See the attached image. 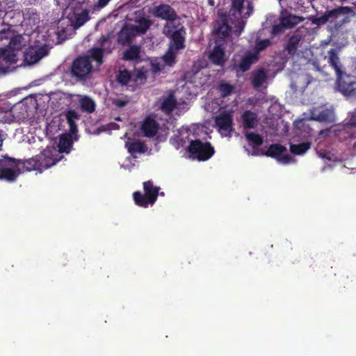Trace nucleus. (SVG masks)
<instances>
[{"label": "nucleus", "mask_w": 356, "mask_h": 356, "mask_svg": "<svg viewBox=\"0 0 356 356\" xmlns=\"http://www.w3.org/2000/svg\"><path fill=\"white\" fill-rule=\"evenodd\" d=\"M241 10H243V9ZM229 11H231V9ZM241 13L242 11H241L240 13L236 12L234 14L232 12H229V15H227L226 13L218 14L217 19L218 27L216 29V33L220 38L225 39L227 38L232 32V28L229 24L234 23L232 18L230 17V15H235L237 14L239 17H241Z\"/></svg>", "instance_id": "nucleus-6"}, {"label": "nucleus", "mask_w": 356, "mask_h": 356, "mask_svg": "<svg viewBox=\"0 0 356 356\" xmlns=\"http://www.w3.org/2000/svg\"><path fill=\"white\" fill-rule=\"evenodd\" d=\"M286 29V28L284 26L283 22L280 19L279 24L273 25L270 33L273 36H276L283 33Z\"/></svg>", "instance_id": "nucleus-42"}, {"label": "nucleus", "mask_w": 356, "mask_h": 356, "mask_svg": "<svg viewBox=\"0 0 356 356\" xmlns=\"http://www.w3.org/2000/svg\"><path fill=\"white\" fill-rule=\"evenodd\" d=\"M252 12V7L249 5L248 6V11L245 14V15H246V17H249L251 14V13Z\"/></svg>", "instance_id": "nucleus-49"}, {"label": "nucleus", "mask_w": 356, "mask_h": 356, "mask_svg": "<svg viewBox=\"0 0 356 356\" xmlns=\"http://www.w3.org/2000/svg\"><path fill=\"white\" fill-rule=\"evenodd\" d=\"M245 136L248 143L252 145L253 147L260 146L264 143V139L261 136L251 131H246Z\"/></svg>", "instance_id": "nucleus-37"}, {"label": "nucleus", "mask_w": 356, "mask_h": 356, "mask_svg": "<svg viewBox=\"0 0 356 356\" xmlns=\"http://www.w3.org/2000/svg\"><path fill=\"white\" fill-rule=\"evenodd\" d=\"M349 123L352 127H356V111L354 112L349 120Z\"/></svg>", "instance_id": "nucleus-44"}, {"label": "nucleus", "mask_w": 356, "mask_h": 356, "mask_svg": "<svg viewBox=\"0 0 356 356\" xmlns=\"http://www.w3.org/2000/svg\"><path fill=\"white\" fill-rule=\"evenodd\" d=\"M89 19L88 10L85 9L81 13L75 15V24L76 26H81Z\"/></svg>", "instance_id": "nucleus-40"}, {"label": "nucleus", "mask_w": 356, "mask_h": 356, "mask_svg": "<svg viewBox=\"0 0 356 356\" xmlns=\"http://www.w3.org/2000/svg\"><path fill=\"white\" fill-rule=\"evenodd\" d=\"M337 86L339 90L345 96L354 95L356 90V81L351 76L342 74L337 76Z\"/></svg>", "instance_id": "nucleus-9"}, {"label": "nucleus", "mask_w": 356, "mask_h": 356, "mask_svg": "<svg viewBox=\"0 0 356 356\" xmlns=\"http://www.w3.org/2000/svg\"><path fill=\"white\" fill-rule=\"evenodd\" d=\"M44 56V46L39 49L29 47L26 50L24 55V61L27 65H33Z\"/></svg>", "instance_id": "nucleus-12"}, {"label": "nucleus", "mask_w": 356, "mask_h": 356, "mask_svg": "<svg viewBox=\"0 0 356 356\" xmlns=\"http://www.w3.org/2000/svg\"><path fill=\"white\" fill-rule=\"evenodd\" d=\"M312 142L306 141L299 144H290L289 149L294 155H302L312 147Z\"/></svg>", "instance_id": "nucleus-23"}, {"label": "nucleus", "mask_w": 356, "mask_h": 356, "mask_svg": "<svg viewBox=\"0 0 356 356\" xmlns=\"http://www.w3.org/2000/svg\"><path fill=\"white\" fill-rule=\"evenodd\" d=\"M286 152V148L278 143L271 144L268 149L264 154L268 157L276 159L279 162L287 164L292 160L291 156L289 154H283Z\"/></svg>", "instance_id": "nucleus-8"}, {"label": "nucleus", "mask_w": 356, "mask_h": 356, "mask_svg": "<svg viewBox=\"0 0 356 356\" xmlns=\"http://www.w3.org/2000/svg\"><path fill=\"white\" fill-rule=\"evenodd\" d=\"M186 31L184 27H181L173 32L171 35V42L169 47L175 50L179 51L185 48V38L184 34Z\"/></svg>", "instance_id": "nucleus-15"}, {"label": "nucleus", "mask_w": 356, "mask_h": 356, "mask_svg": "<svg viewBox=\"0 0 356 356\" xmlns=\"http://www.w3.org/2000/svg\"><path fill=\"white\" fill-rule=\"evenodd\" d=\"M21 159H16L7 155L0 159V179L14 182L21 173Z\"/></svg>", "instance_id": "nucleus-3"}, {"label": "nucleus", "mask_w": 356, "mask_h": 356, "mask_svg": "<svg viewBox=\"0 0 356 356\" xmlns=\"http://www.w3.org/2000/svg\"><path fill=\"white\" fill-rule=\"evenodd\" d=\"M54 33H56V36H57V43H60L61 42L62 40H64V38H62L61 36H62V34L60 31H54Z\"/></svg>", "instance_id": "nucleus-47"}, {"label": "nucleus", "mask_w": 356, "mask_h": 356, "mask_svg": "<svg viewBox=\"0 0 356 356\" xmlns=\"http://www.w3.org/2000/svg\"><path fill=\"white\" fill-rule=\"evenodd\" d=\"M177 105V100L175 98L173 95H170L168 97H166L161 105V111L165 114H170Z\"/></svg>", "instance_id": "nucleus-26"}, {"label": "nucleus", "mask_w": 356, "mask_h": 356, "mask_svg": "<svg viewBox=\"0 0 356 356\" xmlns=\"http://www.w3.org/2000/svg\"><path fill=\"white\" fill-rule=\"evenodd\" d=\"M241 120L245 129H251L255 128L257 125L258 116L256 113L248 110L241 115Z\"/></svg>", "instance_id": "nucleus-19"}, {"label": "nucleus", "mask_w": 356, "mask_h": 356, "mask_svg": "<svg viewBox=\"0 0 356 356\" xmlns=\"http://www.w3.org/2000/svg\"><path fill=\"white\" fill-rule=\"evenodd\" d=\"M104 50L101 47H93L88 51V55L86 56H90V59L94 60L97 66H100L103 63V56Z\"/></svg>", "instance_id": "nucleus-32"}, {"label": "nucleus", "mask_w": 356, "mask_h": 356, "mask_svg": "<svg viewBox=\"0 0 356 356\" xmlns=\"http://www.w3.org/2000/svg\"><path fill=\"white\" fill-rule=\"evenodd\" d=\"M147 81L146 72L142 70H137L132 74V82L133 85H130L131 87V90H134L136 87H138Z\"/></svg>", "instance_id": "nucleus-25"}, {"label": "nucleus", "mask_w": 356, "mask_h": 356, "mask_svg": "<svg viewBox=\"0 0 356 356\" xmlns=\"http://www.w3.org/2000/svg\"><path fill=\"white\" fill-rule=\"evenodd\" d=\"M311 118L312 120L321 122L332 123L335 121V114L332 109L314 108L311 112Z\"/></svg>", "instance_id": "nucleus-11"}, {"label": "nucleus", "mask_w": 356, "mask_h": 356, "mask_svg": "<svg viewBox=\"0 0 356 356\" xmlns=\"http://www.w3.org/2000/svg\"><path fill=\"white\" fill-rule=\"evenodd\" d=\"M66 119L70 127V133H64L60 135L58 143V153L49 158L46 155V169L49 168L63 159L62 153L69 154L73 145L72 134L78 131L75 120L79 118V115L74 110H69L66 113Z\"/></svg>", "instance_id": "nucleus-1"}, {"label": "nucleus", "mask_w": 356, "mask_h": 356, "mask_svg": "<svg viewBox=\"0 0 356 356\" xmlns=\"http://www.w3.org/2000/svg\"><path fill=\"white\" fill-rule=\"evenodd\" d=\"M272 44V42L270 39L259 40L257 38L255 40V45L252 51L257 56L259 57V54L261 51L266 50Z\"/></svg>", "instance_id": "nucleus-34"}, {"label": "nucleus", "mask_w": 356, "mask_h": 356, "mask_svg": "<svg viewBox=\"0 0 356 356\" xmlns=\"http://www.w3.org/2000/svg\"><path fill=\"white\" fill-rule=\"evenodd\" d=\"M159 195H161V196H164V193L163 192H159Z\"/></svg>", "instance_id": "nucleus-54"}, {"label": "nucleus", "mask_w": 356, "mask_h": 356, "mask_svg": "<svg viewBox=\"0 0 356 356\" xmlns=\"http://www.w3.org/2000/svg\"><path fill=\"white\" fill-rule=\"evenodd\" d=\"M350 9L348 7H339L327 11L323 15L316 19L318 24H324L327 22H334L342 15H346Z\"/></svg>", "instance_id": "nucleus-10"}, {"label": "nucleus", "mask_w": 356, "mask_h": 356, "mask_svg": "<svg viewBox=\"0 0 356 356\" xmlns=\"http://www.w3.org/2000/svg\"><path fill=\"white\" fill-rule=\"evenodd\" d=\"M49 33V30H47V31L46 32V41L48 40L47 38L50 36V34Z\"/></svg>", "instance_id": "nucleus-50"}, {"label": "nucleus", "mask_w": 356, "mask_h": 356, "mask_svg": "<svg viewBox=\"0 0 356 356\" xmlns=\"http://www.w3.org/2000/svg\"><path fill=\"white\" fill-rule=\"evenodd\" d=\"M127 102L124 101V100H122V99H118L116 102H115V105L118 106V107H124L126 104H127Z\"/></svg>", "instance_id": "nucleus-45"}, {"label": "nucleus", "mask_w": 356, "mask_h": 356, "mask_svg": "<svg viewBox=\"0 0 356 356\" xmlns=\"http://www.w3.org/2000/svg\"><path fill=\"white\" fill-rule=\"evenodd\" d=\"M351 138H356V136H353V135L351 136Z\"/></svg>", "instance_id": "nucleus-55"}, {"label": "nucleus", "mask_w": 356, "mask_h": 356, "mask_svg": "<svg viewBox=\"0 0 356 356\" xmlns=\"http://www.w3.org/2000/svg\"><path fill=\"white\" fill-rule=\"evenodd\" d=\"M92 70L90 56H79L73 60L70 73L76 81H83L90 77Z\"/></svg>", "instance_id": "nucleus-4"}, {"label": "nucleus", "mask_w": 356, "mask_h": 356, "mask_svg": "<svg viewBox=\"0 0 356 356\" xmlns=\"http://www.w3.org/2000/svg\"><path fill=\"white\" fill-rule=\"evenodd\" d=\"M0 54L3 59L10 63H14L16 62V54L14 50L10 47L2 49L0 51Z\"/></svg>", "instance_id": "nucleus-39"}, {"label": "nucleus", "mask_w": 356, "mask_h": 356, "mask_svg": "<svg viewBox=\"0 0 356 356\" xmlns=\"http://www.w3.org/2000/svg\"><path fill=\"white\" fill-rule=\"evenodd\" d=\"M101 40H102V42H104V41H106V38L105 37L102 36V37L101 38Z\"/></svg>", "instance_id": "nucleus-53"}, {"label": "nucleus", "mask_w": 356, "mask_h": 356, "mask_svg": "<svg viewBox=\"0 0 356 356\" xmlns=\"http://www.w3.org/2000/svg\"><path fill=\"white\" fill-rule=\"evenodd\" d=\"M318 156L321 157L323 159L328 160V161H332V156L333 154L330 153V152L327 150L321 149L318 152Z\"/></svg>", "instance_id": "nucleus-43"}, {"label": "nucleus", "mask_w": 356, "mask_h": 356, "mask_svg": "<svg viewBox=\"0 0 356 356\" xmlns=\"http://www.w3.org/2000/svg\"><path fill=\"white\" fill-rule=\"evenodd\" d=\"M79 104L81 109L83 112H87L88 113H92L95 110V102L88 96H83L79 99Z\"/></svg>", "instance_id": "nucleus-31"}, {"label": "nucleus", "mask_w": 356, "mask_h": 356, "mask_svg": "<svg viewBox=\"0 0 356 356\" xmlns=\"http://www.w3.org/2000/svg\"><path fill=\"white\" fill-rule=\"evenodd\" d=\"M140 47L136 45L130 46L127 49L122 56L125 60H136L140 58Z\"/></svg>", "instance_id": "nucleus-27"}, {"label": "nucleus", "mask_w": 356, "mask_h": 356, "mask_svg": "<svg viewBox=\"0 0 356 356\" xmlns=\"http://www.w3.org/2000/svg\"><path fill=\"white\" fill-rule=\"evenodd\" d=\"M110 0H98V6L101 8L104 7Z\"/></svg>", "instance_id": "nucleus-46"}, {"label": "nucleus", "mask_w": 356, "mask_h": 356, "mask_svg": "<svg viewBox=\"0 0 356 356\" xmlns=\"http://www.w3.org/2000/svg\"><path fill=\"white\" fill-rule=\"evenodd\" d=\"M188 152L200 161L209 160L215 153L209 142L203 143L199 139L193 140L187 147Z\"/></svg>", "instance_id": "nucleus-5"}, {"label": "nucleus", "mask_w": 356, "mask_h": 356, "mask_svg": "<svg viewBox=\"0 0 356 356\" xmlns=\"http://www.w3.org/2000/svg\"><path fill=\"white\" fill-rule=\"evenodd\" d=\"M234 86L224 81H221L218 86V90L221 97L225 98L234 92Z\"/></svg>", "instance_id": "nucleus-36"}, {"label": "nucleus", "mask_w": 356, "mask_h": 356, "mask_svg": "<svg viewBox=\"0 0 356 356\" xmlns=\"http://www.w3.org/2000/svg\"><path fill=\"white\" fill-rule=\"evenodd\" d=\"M177 54V50L169 47L166 53L163 56V60L165 64L170 67L173 66L176 63V57Z\"/></svg>", "instance_id": "nucleus-38"}, {"label": "nucleus", "mask_w": 356, "mask_h": 356, "mask_svg": "<svg viewBox=\"0 0 356 356\" xmlns=\"http://www.w3.org/2000/svg\"><path fill=\"white\" fill-rule=\"evenodd\" d=\"M328 54H329L328 63H329L330 65L332 66L334 69L337 75L340 76L341 74H342L343 72L341 71V69L339 58L337 50L334 49H331L328 51Z\"/></svg>", "instance_id": "nucleus-22"}, {"label": "nucleus", "mask_w": 356, "mask_h": 356, "mask_svg": "<svg viewBox=\"0 0 356 356\" xmlns=\"http://www.w3.org/2000/svg\"><path fill=\"white\" fill-rule=\"evenodd\" d=\"M245 0H231V11L233 14L236 12L240 13L243 9Z\"/></svg>", "instance_id": "nucleus-41"}, {"label": "nucleus", "mask_w": 356, "mask_h": 356, "mask_svg": "<svg viewBox=\"0 0 356 356\" xmlns=\"http://www.w3.org/2000/svg\"><path fill=\"white\" fill-rule=\"evenodd\" d=\"M128 152L134 157L136 153H145L147 150V146L142 142L136 141L131 143H127L126 144Z\"/></svg>", "instance_id": "nucleus-28"}, {"label": "nucleus", "mask_w": 356, "mask_h": 356, "mask_svg": "<svg viewBox=\"0 0 356 356\" xmlns=\"http://www.w3.org/2000/svg\"><path fill=\"white\" fill-rule=\"evenodd\" d=\"M143 190L144 193L140 191H135L133 193V199L137 206L147 208L149 205L152 206L156 202L160 188L154 186L152 180H148L143 182Z\"/></svg>", "instance_id": "nucleus-2"}, {"label": "nucleus", "mask_w": 356, "mask_h": 356, "mask_svg": "<svg viewBox=\"0 0 356 356\" xmlns=\"http://www.w3.org/2000/svg\"><path fill=\"white\" fill-rule=\"evenodd\" d=\"M66 100L61 94H54L49 97V104L53 110L61 111L67 106Z\"/></svg>", "instance_id": "nucleus-21"}, {"label": "nucleus", "mask_w": 356, "mask_h": 356, "mask_svg": "<svg viewBox=\"0 0 356 356\" xmlns=\"http://www.w3.org/2000/svg\"><path fill=\"white\" fill-rule=\"evenodd\" d=\"M152 24V22L150 19L146 17H140L136 20V24L134 26V29L138 33L144 34L150 28Z\"/></svg>", "instance_id": "nucleus-33"}, {"label": "nucleus", "mask_w": 356, "mask_h": 356, "mask_svg": "<svg viewBox=\"0 0 356 356\" xmlns=\"http://www.w3.org/2000/svg\"><path fill=\"white\" fill-rule=\"evenodd\" d=\"M47 150H48V148H47V147H46V149H45L46 152H47Z\"/></svg>", "instance_id": "nucleus-56"}, {"label": "nucleus", "mask_w": 356, "mask_h": 356, "mask_svg": "<svg viewBox=\"0 0 356 356\" xmlns=\"http://www.w3.org/2000/svg\"><path fill=\"white\" fill-rule=\"evenodd\" d=\"M129 40H130V37H129V35H127V36L125 37V40H126V41H129Z\"/></svg>", "instance_id": "nucleus-52"}, {"label": "nucleus", "mask_w": 356, "mask_h": 356, "mask_svg": "<svg viewBox=\"0 0 356 356\" xmlns=\"http://www.w3.org/2000/svg\"><path fill=\"white\" fill-rule=\"evenodd\" d=\"M11 113L18 120L24 119L29 117L27 106L22 102H19L12 108Z\"/></svg>", "instance_id": "nucleus-24"}, {"label": "nucleus", "mask_w": 356, "mask_h": 356, "mask_svg": "<svg viewBox=\"0 0 356 356\" xmlns=\"http://www.w3.org/2000/svg\"><path fill=\"white\" fill-rule=\"evenodd\" d=\"M303 40V36L299 33H294L289 37L284 45V50L291 56H294L298 51L300 42Z\"/></svg>", "instance_id": "nucleus-14"}, {"label": "nucleus", "mask_w": 356, "mask_h": 356, "mask_svg": "<svg viewBox=\"0 0 356 356\" xmlns=\"http://www.w3.org/2000/svg\"><path fill=\"white\" fill-rule=\"evenodd\" d=\"M124 33H123V32H122V33H121L120 34V35H119V38H120V39H122V37H123V35H124Z\"/></svg>", "instance_id": "nucleus-51"}, {"label": "nucleus", "mask_w": 356, "mask_h": 356, "mask_svg": "<svg viewBox=\"0 0 356 356\" xmlns=\"http://www.w3.org/2000/svg\"><path fill=\"white\" fill-rule=\"evenodd\" d=\"M159 129L158 122L150 117H147L141 126V129L144 136L148 138H152L156 136Z\"/></svg>", "instance_id": "nucleus-16"}, {"label": "nucleus", "mask_w": 356, "mask_h": 356, "mask_svg": "<svg viewBox=\"0 0 356 356\" xmlns=\"http://www.w3.org/2000/svg\"><path fill=\"white\" fill-rule=\"evenodd\" d=\"M8 31V29H3L0 31V41L2 40L4 38L3 34L6 33Z\"/></svg>", "instance_id": "nucleus-48"}, {"label": "nucleus", "mask_w": 356, "mask_h": 356, "mask_svg": "<svg viewBox=\"0 0 356 356\" xmlns=\"http://www.w3.org/2000/svg\"><path fill=\"white\" fill-rule=\"evenodd\" d=\"M252 76V84L254 88L260 87L267 79V74L263 68L254 71Z\"/></svg>", "instance_id": "nucleus-29"}, {"label": "nucleus", "mask_w": 356, "mask_h": 356, "mask_svg": "<svg viewBox=\"0 0 356 356\" xmlns=\"http://www.w3.org/2000/svg\"><path fill=\"white\" fill-rule=\"evenodd\" d=\"M150 13L156 18L167 22H175L178 19L176 10L168 3H161L154 6Z\"/></svg>", "instance_id": "nucleus-7"}, {"label": "nucleus", "mask_w": 356, "mask_h": 356, "mask_svg": "<svg viewBox=\"0 0 356 356\" xmlns=\"http://www.w3.org/2000/svg\"><path fill=\"white\" fill-rule=\"evenodd\" d=\"M259 56H257L252 51H247L241 58V61L237 65V69L245 72L250 70L252 65L259 60Z\"/></svg>", "instance_id": "nucleus-17"}, {"label": "nucleus", "mask_w": 356, "mask_h": 356, "mask_svg": "<svg viewBox=\"0 0 356 356\" xmlns=\"http://www.w3.org/2000/svg\"><path fill=\"white\" fill-rule=\"evenodd\" d=\"M215 122L220 131L230 133L233 131L232 116L226 112H223L216 117Z\"/></svg>", "instance_id": "nucleus-13"}, {"label": "nucleus", "mask_w": 356, "mask_h": 356, "mask_svg": "<svg viewBox=\"0 0 356 356\" xmlns=\"http://www.w3.org/2000/svg\"><path fill=\"white\" fill-rule=\"evenodd\" d=\"M280 19L286 29H291L298 24L303 20V18L291 14L282 16Z\"/></svg>", "instance_id": "nucleus-30"}, {"label": "nucleus", "mask_w": 356, "mask_h": 356, "mask_svg": "<svg viewBox=\"0 0 356 356\" xmlns=\"http://www.w3.org/2000/svg\"><path fill=\"white\" fill-rule=\"evenodd\" d=\"M116 80L122 86H128L132 82V74L127 69L119 70Z\"/></svg>", "instance_id": "nucleus-35"}, {"label": "nucleus", "mask_w": 356, "mask_h": 356, "mask_svg": "<svg viewBox=\"0 0 356 356\" xmlns=\"http://www.w3.org/2000/svg\"><path fill=\"white\" fill-rule=\"evenodd\" d=\"M209 58L212 63L218 66H223L226 61L224 48L222 47L221 45H215L211 51Z\"/></svg>", "instance_id": "nucleus-18"}, {"label": "nucleus", "mask_w": 356, "mask_h": 356, "mask_svg": "<svg viewBox=\"0 0 356 356\" xmlns=\"http://www.w3.org/2000/svg\"><path fill=\"white\" fill-rule=\"evenodd\" d=\"M20 165H22L26 171L37 170L40 173L42 172V162L40 160V156H36L35 157L27 159L21 160Z\"/></svg>", "instance_id": "nucleus-20"}]
</instances>
